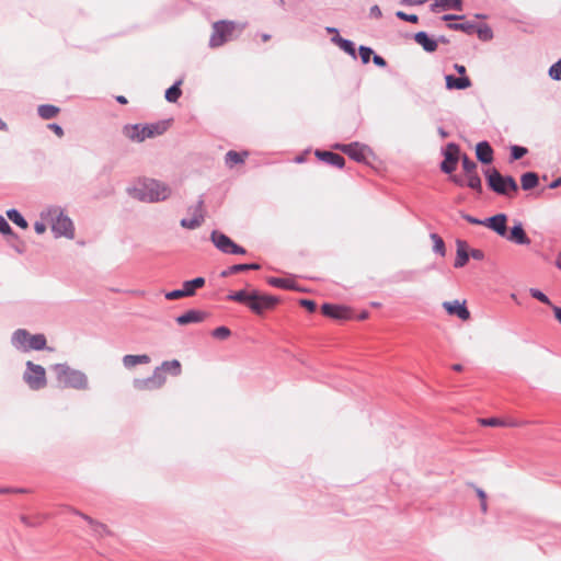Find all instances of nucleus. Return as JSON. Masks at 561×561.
Instances as JSON below:
<instances>
[{"mask_svg":"<svg viewBox=\"0 0 561 561\" xmlns=\"http://www.w3.org/2000/svg\"><path fill=\"white\" fill-rule=\"evenodd\" d=\"M131 197L146 203L165 201L171 196V187L154 179H141L128 188Z\"/></svg>","mask_w":561,"mask_h":561,"instance_id":"obj_1","label":"nucleus"},{"mask_svg":"<svg viewBox=\"0 0 561 561\" xmlns=\"http://www.w3.org/2000/svg\"><path fill=\"white\" fill-rule=\"evenodd\" d=\"M39 216L50 225L56 238L65 237L70 240L75 238L73 222L60 207H47L41 211Z\"/></svg>","mask_w":561,"mask_h":561,"instance_id":"obj_2","label":"nucleus"},{"mask_svg":"<svg viewBox=\"0 0 561 561\" xmlns=\"http://www.w3.org/2000/svg\"><path fill=\"white\" fill-rule=\"evenodd\" d=\"M244 27L245 24H240L234 21L222 20L215 22L213 24V33L209 38V46L211 48L222 46L227 42L237 38Z\"/></svg>","mask_w":561,"mask_h":561,"instance_id":"obj_3","label":"nucleus"},{"mask_svg":"<svg viewBox=\"0 0 561 561\" xmlns=\"http://www.w3.org/2000/svg\"><path fill=\"white\" fill-rule=\"evenodd\" d=\"M51 368L56 374L58 382L64 387L79 390L88 388V377L83 371L73 369L67 364H56Z\"/></svg>","mask_w":561,"mask_h":561,"instance_id":"obj_4","label":"nucleus"},{"mask_svg":"<svg viewBox=\"0 0 561 561\" xmlns=\"http://www.w3.org/2000/svg\"><path fill=\"white\" fill-rule=\"evenodd\" d=\"M164 131L165 126L161 123L150 125H126L123 128L124 136L134 142H142L148 138L160 136Z\"/></svg>","mask_w":561,"mask_h":561,"instance_id":"obj_5","label":"nucleus"},{"mask_svg":"<svg viewBox=\"0 0 561 561\" xmlns=\"http://www.w3.org/2000/svg\"><path fill=\"white\" fill-rule=\"evenodd\" d=\"M12 344L24 352L30 350L41 351L46 347L44 334H30L24 329L16 330L12 335Z\"/></svg>","mask_w":561,"mask_h":561,"instance_id":"obj_6","label":"nucleus"},{"mask_svg":"<svg viewBox=\"0 0 561 561\" xmlns=\"http://www.w3.org/2000/svg\"><path fill=\"white\" fill-rule=\"evenodd\" d=\"M488 184L495 193L510 195V192L518 190L516 181L512 176H503L496 169L486 172Z\"/></svg>","mask_w":561,"mask_h":561,"instance_id":"obj_7","label":"nucleus"},{"mask_svg":"<svg viewBox=\"0 0 561 561\" xmlns=\"http://www.w3.org/2000/svg\"><path fill=\"white\" fill-rule=\"evenodd\" d=\"M24 380L33 390L44 388L46 386V373L44 367L28 360L24 373Z\"/></svg>","mask_w":561,"mask_h":561,"instance_id":"obj_8","label":"nucleus"},{"mask_svg":"<svg viewBox=\"0 0 561 561\" xmlns=\"http://www.w3.org/2000/svg\"><path fill=\"white\" fill-rule=\"evenodd\" d=\"M191 218H183L181 220V226L186 229H196L204 222L205 219V208L204 201L199 198L195 205H192L187 208Z\"/></svg>","mask_w":561,"mask_h":561,"instance_id":"obj_9","label":"nucleus"},{"mask_svg":"<svg viewBox=\"0 0 561 561\" xmlns=\"http://www.w3.org/2000/svg\"><path fill=\"white\" fill-rule=\"evenodd\" d=\"M277 299L270 295H262L257 290H252V296L248 307L255 313L261 314L265 310L272 309Z\"/></svg>","mask_w":561,"mask_h":561,"instance_id":"obj_10","label":"nucleus"},{"mask_svg":"<svg viewBox=\"0 0 561 561\" xmlns=\"http://www.w3.org/2000/svg\"><path fill=\"white\" fill-rule=\"evenodd\" d=\"M335 148L340 149L342 152L346 153L347 156H350V158L357 162L366 161L367 157L370 154L369 148L358 142H353L348 145H336Z\"/></svg>","mask_w":561,"mask_h":561,"instance_id":"obj_11","label":"nucleus"},{"mask_svg":"<svg viewBox=\"0 0 561 561\" xmlns=\"http://www.w3.org/2000/svg\"><path fill=\"white\" fill-rule=\"evenodd\" d=\"M165 382V376L159 370H153L152 376L142 379H135L134 387L137 390H154L161 388Z\"/></svg>","mask_w":561,"mask_h":561,"instance_id":"obj_12","label":"nucleus"},{"mask_svg":"<svg viewBox=\"0 0 561 561\" xmlns=\"http://www.w3.org/2000/svg\"><path fill=\"white\" fill-rule=\"evenodd\" d=\"M459 160V148L455 144H449L445 151V160L440 164L443 172L450 174L455 171Z\"/></svg>","mask_w":561,"mask_h":561,"instance_id":"obj_13","label":"nucleus"},{"mask_svg":"<svg viewBox=\"0 0 561 561\" xmlns=\"http://www.w3.org/2000/svg\"><path fill=\"white\" fill-rule=\"evenodd\" d=\"M483 226L493 230L501 237L507 233V216L505 214H497L483 220Z\"/></svg>","mask_w":561,"mask_h":561,"instance_id":"obj_14","label":"nucleus"},{"mask_svg":"<svg viewBox=\"0 0 561 561\" xmlns=\"http://www.w3.org/2000/svg\"><path fill=\"white\" fill-rule=\"evenodd\" d=\"M443 308L453 316H457L459 319L467 321L470 318V312L466 307V302L459 300L445 301Z\"/></svg>","mask_w":561,"mask_h":561,"instance_id":"obj_15","label":"nucleus"},{"mask_svg":"<svg viewBox=\"0 0 561 561\" xmlns=\"http://www.w3.org/2000/svg\"><path fill=\"white\" fill-rule=\"evenodd\" d=\"M508 241L514 242L519 245H528L530 244V239L526 234L522 222L517 221L512 228L510 233L505 236Z\"/></svg>","mask_w":561,"mask_h":561,"instance_id":"obj_16","label":"nucleus"},{"mask_svg":"<svg viewBox=\"0 0 561 561\" xmlns=\"http://www.w3.org/2000/svg\"><path fill=\"white\" fill-rule=\"evenodd\" d=\"M321 310L324 316L333 319L342 320L350 318V310L342 306L324 304L322 305Z\"/></svg>","mask_w":561,"mask_h":561,"instance_id":"obj_17","label":"nucleus"},{"mask_svg":"<svg viewBox=\"0 0 561 561\" xmlns=\"http://www.w3.org/2000/svg\"><path fill=\"white\" fill-rule=\"evenodd\" d=\"M457 251H456V260L454 266L456 268L463 267L469 260V248L468 243L463 240H457L456 242Z\"/></svg>","mask_w":561,"mask_h":561,"instance_id":"obj_18","label":"nucleus"},{"mask_svg":"<svg viewBox=\"0 0 561 561\" xmlns=\"http://www.w3.org/2000/svg\"><path fill=\"white\" fill-rule=\"evenodd\" d=\"M205 319V313L198 310H188L187 312L176 317L175 321L180 325L190 323L202 322Z\"/></svg>","mask_w":561,"mask_h":561,"instance_id":"obj_19","label":"nucleus"},{"mask_svg":"<svg viewBox=\"0 0 561 561\" xmlns=\"http://www.w3.org/2000/svg\"><path fill=\"white\" fill-rule=\"evenodd\" d=\"M476 154L480 162L482 163H491L493 160V150L489 142L481 141L476 147Z\"/></svg>","mask_w":561,"mask_h":561,"instance_id":"obj_20","label":"nucleus"},{"mask_svg":"<svg viewBox=\"0 0 561 561\" xmlns=\"http://www.w3.org/2000/svg\"><path fill=\"white\" fill-rule=\"evenodd\" d=\"M210 239L213 243L216 245L217 249H219L224 253H228L229 249L231 248L233 241L228 238L226 234L220 233L218 231H213Z\"/></svg>","mask_w":561,"mask_h":561,"instance_id":"obj_21","label":"nucleus"},{"mask_svg":"<svg viewBox=\"0 0 561 561\" xmlns=\"http://www.w3.org/2000/svg\"><path fill=\"white\" fill-rule=\"evenodd\" d=\"M415 42L423 47L424 50L428 53H433L437 49V42L425 32H419L414 35Z\"/></svg>","mask_w":561,"mask_h":561,"instance_id":"obj_22","label":"nucleus"},{"mask_svg":"<svg viewBox=\"0 0 561 561\" xmlns=\"http://www.w3.org/2000/svg\"><path fill=\"white\" fill-rule=\"evenodd\" d=\"M317 157H319L322 161H325L329 164H332L337 168H343L345 160L342 156L337 153H333L330 151H317Z\"/></svg>","mask_w":561,"mask_h":561,"instance_id":"obj_23","label":"nucleus"},{"mask_svg":"<svg viewBox=\"0 0 561 561\" xmlns=\"http://www.w3.org/2000/svg\"><path fill=\"white\" fill-rule=\"evenodd\" d=\"M446 87L447 89H458L463 90L471 85V81L467 77L455 78L451 75L446 76Z\"/></svg>","mask_w":561,"mask_h":561,"instance_id":"obj_24","label":"nucleus"},{"mask_svg":"<svg viewBox=\"0 0 561 561\" xmlns=\"http://www.w3.org/2000/svg\"><path fill=\"white\" fill-rule=\"evenodd\" d=\"M154 370H159L164 375V373H169L173 376H179L182 371L181 363L178 359L165 360Z\"/></svg>","mask_w":561,"mask_h":561,"instance_id":"obj_25","label":"nucleus"},{"mask_svg":"<svg viewBox=\"0 0 561 561\" xmlns=\"http://www.w3.org/2000/svg\"><path fill=\"white\" fill-rule=\"evenodd\" d=\"M150 363V357L148 355H125L123 357V365L126 368H133L136 365L148 364Z\"/></svg>","mask_w":561,"mask_h":561,"instance_id":"obj_26","label":"nucleus"},{"mask_svg":"<svg viewBox=\"0 0 561 561\" xmlns=\"http://www.w3.org/2000/svg\"><path fill=\"white\" fill-rule=\"evenodd\" d=\"M538 175L534 172H526L522 175V187L525 191L531 190L538 185Z\"/></svg>","mask_w":561,"mask_h":561,"instance_id":"obj_27","label":"nucleus"},{"mask_svg":"<svg viewBox=\"0 0 561 561\" xmlns=\"http://www.w3.org/2000/svg\"><path fill=\"white\" fill-rule=\"evenodd\" d=\"M193 295H194L193 290L184 282L182 289H175V290L167 293L165 294V298L169 299V300H174V299H180V298H183V297H191Z\"/></svg>","mask_w":561,"mask_h":561,"instance_id":"obj_28","label":"nucleus"},{"mask_svg":"<svg viewBox=\"0 0 561 561\" xmlns=\"http://www.w3.org/2000/svg\"><path fill=\"white\" fill-rule=\"evenodd\" d=\"M248 156L247 152H237V151H229L226 154V164L229 168H233L236 164L242 163L244 161V158Z\"/></svg>","mask_w":561,"mask_h":561,"instance_id":"obj_29","label":"nucleus"},{"mask_svg":"<svg viewBox=\"0 0 561 561\" xmlns=\"http://www.w3.org/2000/svg\"><path fill=\"white\" fill-rule=\"evenodd\" d=\"M7 216L12 222L21 227L22 229H26L28 227L27 221L16 209H9L7 211Z\"/></svg>","mask_w":561,"mask_h":561,"instance_id":"obj_30","label":"nucleus"},{"mask_svg":"<svg viewBox=\"0 0 561 561\" xmlns=\"http://www.w3.org/2000/svg\"><path fill=\"white\" fill-rule=\"evenodd\" d=\"M58 112H59L58 107H56L54 105H49V104L41 105L38 107V114L44 119L54 118L58 114Z\"/></svg>","mask_w":561,"mask_h":561,"instance_id":"obj_31","label":"nucleus"},{"mask_svg":"<svg viewBox=\"0 0 561 561\" xmlns=\"http://www.w3.org/2000/svg\"><path fill=\"white\" fill-rule=\"evenodd\" d=\"M260 268V265L256 264V263H252V264H237V265H232L231 267H229L228 271H225L222 272V276H228L230 274H233V273H238V272H243V271H248V270H259Z\"/></svg>","mask_w":561,"mask_h":561,"instance_id":"obj_32","label":"nucleus"},{"mask_svg":"<svg viewBox=\"0 0 561 561\" xmlns=\"http://www.w3.org/2000/svg\"><path fill=\"white\" fill-rule=\"evenodd\" d=\"M251 296H252V291L239 290L233 294H230L228 296V298L231 300L238 301V302L245 304L248 306L249 301L251 299Z\"/></svg>","mask_w":561,"mask_h":561,"instance_id":"obj_33","label":"nucleus"},{"mask_svg":"<svg viewBox=\"0 0 561 561\" xmlns=\"http://www.w3.org/2000/svg\"><path fill=\"white\" fill-rule=\"evenodd\" d=\"M182 83V81H178L175 84H173L171 88H169L167 91H165V99L169 101V102H176L178 99L181 96V89H180V84Z\"/></svg>","mask_w":561,"mask_h":561,"instance_id":"obj_34","label":"nucleus"},{"mask_svg":"<svg viewBox=\"0 0 561 561\" xmlns=\"http://www.w3.org/2000/svg\"><path fill=\"white\" fill-rule=\"evenodd\" d=\"M431 239L434 242L433 251L436 252L437 254L444 256L446 254V249H445V243H444L443 239L436 233H432Z\"/></svg>","mask_w":561,"mask_h":561,"instance_id":"obj_35","label":"nucleus"},{"mask_svg":"<svg viewBox=\"0 0 561 561\" xmlns=\"http://www.w3.org/2000/svg\"><path fill=\"white\" fill-rule=\"evenodd\" d=\"M467 185L472 188V190H476L478 192H481V188H482V185H481V179L480 176L478 175V173H470V174H467Z\"/></svg>","mask_w":561,"mask_h":561,"instance_id":"obj_36","label":"nucleus"},{"mask_svg":"<svg viewBox=\"0 0 561 561\" xmlns=\"http://www.w3.org/2000/svg\"><path fill=\"white\" fill-rule=\"evenodd\" d=\"M461 163L462 168L466 172V174L476 173L477 171V163L469 159L468 156L463 154L461 157Z\"/></svg>","mask_w":561,"mask_h":561,"instance_id":"obj_37","label":"nucleus"},{"mask_svg":"<svg viewBox=\"0 0 561 561\" xmlns=\"http://www.w3.org/2000/svg\"><path fill=\"white\" fill-rule=\"evenodd\" d=\"M448 27L455 31H463L466 33H472L474 30V25L471 23H450Z\"/></svg>","mask_w":561,"mask_h":561,"instance_id":"obj_38","label":"nucleus"},{"mask_svg":"<svg viewBox=\"0 0 561 561\" xmlns=\"http://www.w3.org/2000/svg\"><path fill=\"white\" fill-rule=\"evenodd\" d=\"M529 294L531 295L533 298L548 305V306H552L550 299L548 298L547 295H545L542 291H540L539 289H536V288H530L529 290Z\"/></svg>","mask_w":561,"mask_h":561,"instance_id":"obj_39","label":"nucleus"},{"mask_svg":"<svg viewBox=\"0 0 561 561\" xmlns=\"http://www.w3.org/2000/svg\"><path fill=\"white\" fill-rule=\"evenodd\" d=\"M339 44L344 51L352 55L354 58L356 57L353 42L344 38H339Z\"/></svg>","mask_w":561,"mask_h":561,"instance_id":"obj_40","label":"nucleus"},{"mask_svg":"<svg viewBox=\"0 0 561 561\" xmlns=\"http://www.w3.org/2000/svg\"><path fill=\"white\" fill-rule=\"evenodd\" d=\"M268 284L279 288H291V282L285 278L271 277Z\"/></svg>","mask_w":561,"mask_h":561,"instance_id":"obj_41","label":"nucleus"},{"mask_svg":"<svg viewBox=\"0 0 561 561\" xmlns=\"http://www.w3.org/2000/svg\"><path fill=\"white\" fill-rule=\"evenodd\" d=\"M549 76L553 80H561V58L549 68Z\"/></svg>","mask_w":561,"mask_h":561,"instance_id":"obj_42","label":"nucleus"},{"mask_svg":"<svg viewBox=\"0 0 561 561\" xmlns=\"http://www.w3.org/2000/svg\"><path fill=\"white\" fill-rule=\"evenodd\" d=\"M231 334L230 330L227 327H219L215 329L211 335L215 339L225 340Z\"/></svg>","mask_w":561,"mask_h":561,"instance_id":"obj_43","label":"nucleus"},{"mask_svg":"<svg viewBox=\"0 0 561 561\" xmlns=\"http://www.w3.org/2000/svg\"><path fill=\"white\" fill-rule=\"evenodd\" d=\"M359 55L362 58L363 64H368L370 60V57L373 55V49L366 46H359Z\"/></svg>","mask_w":561,"mask_h":561,"instance_id":"obj_44","label":"nucleus"},{"mask_svg":"<svg viewBox=\"0 0 561 561\" xmlns=\"http://www.w3.org/2000/svg\"><path fill=\"white\" fill-rule=\"evenodd\" d=\"M76 514L80 515L84 520H87L89 523V525H91V527H93V529L95 531H100L101 529L103 530L104 529V525L98 523L96 520L92 519L90 516L88 515H84L82 513H79V512H76Z\"/></svg>","mask_w":561,"mask_h":561,"instance_id":"obj_45","label":"nucleus"},{"mask_svg":"<svg viewBox=\"0 0 561 561\" xmlns=\"http://www.w3.org/2000/svg\"><path fill=\"white\" fill-rule=\"evenodd\" d=\"M511 152L513 160H518L522 159L527 153V149L519 146H513L511 148Z\"/></svg>","mask_w":561,"mask_h":561,"instance_id":"obj_46","label":"nucleus"},{"mask_svg":"<svg viewBox=\"0 0 561 561\" xmlns=\"http://www.w3.org/2000/svg\"><path fill=\"white\" fill-rule=\"evenodd\" d=\"M185 283L193 290V294H195L197 288H201L205 285V279L203 277H196L192 280H186Z\"/></svg>","mask_w":561,"mask_h":561,"instance_id":"obj_47","label":"nucleus"},{"mask_svg":"<svg viewBox=\"0 0 561 561\" xmlns=\"http://www.w3.org/2000/svg\"><path fill=\"white\" fill-rule=\"evenodd\" d=\"M480 423L484 426H503V425H505V423L502 420L495 419V417L482 419V420H480Z\"/></svg>","mask_w":561,"mask_h":561,"instance_id":"obj_48","label":"nucleus"},{"mask_svg":"<svg viewBox=\"0 0 561 561\" xmlns=\"http://www.w3.org/2000/svg\"><path fill=\"white\" fill-rule=\"evenodd\" d=\"M396 15L400 19V20H403V21H408V22H411V23H416L419 21V18L417 15L415 14H408L403 11H398L396 13Z\"/></svg>","mask_w":561,"mask_h":561,"instance_id":"obj_49","label":"nucleus"},{"mask_svg":"<svg viewBox=\"0 0 561 561\" xmlns=\"http://www.w3.org/2000/svg\"><path fill=\"white\" fill-rule=\"evenodd\" d=\"M0 232L2 234H12V229L7 219L0 215Z\"/></svg>","mask_w":561,"mask_h":561,"instance_id":"obj_50","label":"nucleus"},{"mask_svg":"<svg viewBox=\"0 0 561 561\" xmlns=\"http://www.w3.org/2000/svg\"><path fill=\"white\" fill-rule=\"evenodd\" d=\"M437 8L450 9V0H435L432 4V11H436Z\"/></svg>","mask_w":561,"mask_h":561,"instance_id":"obj_51","label":"nucleus"},{"mask_svg":"<svg viewBox=\"0 0 561 561\" xmlns=\"http://www.w3.org/2000/svg\"><path fill=\"white\" fill-rule=\"evenodd\" d=\"M481 39L488 41L492 38V31L489 27H483L478 31Z\"/></svg>","mask_w":561,"mask_h":561,"instance_id":"obj_52","label":"nucleus"},{"mask_svg":"<svg viewBox=\"0 0 561 561\" xmlns=\"http://www.w3.org/2000/svg\"><path fill=\"white\" fill-rule=\"evenodd\" d=\"M300 305H301L302 307H305V308H306L308 311H310V312H313V311L316 310V308H317L316 302H314V301H312V300H308V299H302V300L300 301Z\"/></svg>","mask_w":561,"mask_h":561,"instance_id":"obj_53","label":"nucleus"},{"mask_svg":"<svg viewBox=\"0 0 561 561\" xmlns=\"http://www.w3.org/2000/svg\"><path fill=\"white\" fill-rule=\"evenodd\" d=\"M469 256L474 260L481 261L484 259V253L479 249H472L469 251Z\"/></svg>","mask_w":561,"mask_h":561,"instance_id":"obj_54","label":"nucleus"},{"mask_svg":"<svg viewBox=\"0 0 561 561\" xmlns=\"http://www.w3.org/2000/svg\"><path fill=\"white\" fill-rule=\"evenodd\" d=\"M46 221L41 219L34 224V229L38 234H42L46 231Z\"/></svg>","mask_w":561,"mask_h":561,"instance_id":"obj_55","label":"nucleus"},{"mask_svg":"<svg viewBox=\"0 0 561 561\" xmlns=\"http://www.w3.org/2000/svg\"><path fill=\"white\" fill-rule=\"evenodd\" d=\"M462 218L466 219L468 222L472 224V225H480V226H483V220L481 219H478V218H474L470 215H467V214H463L462 215Z\"/></svg>","mask_w":561,"mask_h":561,"instance_id":"obj_56","label":"nucleus"},{"mask_svg":"<svg viewBox=\"0 0 561 561\" xmlns=\"http://www.w3.org/2000/svg\"><path fill=\"white\" fill-rule=\"evenodd\" d=\"M228 253L244 254L245 250L233 242Z\"/></svg>","mask_w":561,"mask_h":561,"instance_id":"obj_57","label":"nucleus"},{"mask_svg":"<svg viewBox=\"0 0 561 561\" xmlns=\"http://www.w3.org/2000/svg\"><path fill=\"white\" fill-rule=\"evenodd\" d=\"M48 127L58 136V137H62L64 136V130L61 128V126L57 125V124H49Z\"/></svg>","mask_w":561,"mask_h":561,"instance_id":"obj_58","label":"nucleus"},{"mask_svg":"<svg viewBox=\"0 0 561 561\" xmlns=\"http://www.w3.org/2000/svg\"><path fill=\"white\" fill-rule=\"evenodd\" d=\"M373 61L378 67H386V65H387L386 60L381 56H378V55L374 56Z\"/></svg>","mask_w":561,"mask_h":561,"instance_id":"obj_59","label":"nucleus"},{"mask_svg":"<svg viewBox=\"0 0 561 561\" xmlns=\"http://www.w3.org/2000/svg\"><path fill=\"white\" fill-rule=\"evenodd\" d=\"M370 15L377 19L381 16V10L379 9L378 5H374L370 8Z\"/></svg>","mask_w":561,"mask_h":561,"instance_id":"obj_60","label":"nucleus"},{"mask_svg":"<svg viewBox=\"0 0 561 561\" xmlns=\"http://www.w3.org/2000/svg\"><path fill=\"white\" fill-rule=\"evenodd\" d=\"M450 9L461 10L462 1L461 0H450Z\"/></svg>","mask_w":561,"mask_h":561,"instance_id":"obj_61","label":"nucleus"},{"mask_svg":"<svg viewBox=\"0 0 561 561\" xmlns=\"http://www.w3.org/2000/svg\"><path fill=\"white\" fill-rule=\"evenodd\" d=\"M551 308L553 310L556 319L561 323V308L553 305L551 306Z\"/></svg>","mask_w":561,"mask_h":561,"instance_id":"obj_62","label":"nucleus"},{"mask_svg":"<svg viewBox=\"0 0 561 561\" xmlns=\"http://www.w3.org/2000/svg\"><path fill=\"white\" fill-rule=\"evenodd\" d=\"M474 490H476V493H477L478 497L480 499V501L486 500V494L482 489L474 486Z\"/></svg>","mask_w":561,"mask_h":561,"instance_id":"obj_63","label":"nucleus"},{"mask_svg":"<svg viewBox=\"0 0 561 561\" xmlns=\"http://www.w3.org/2000/svg\"><path fill=\"white\" fill-rule=\"evenodd\" d=\"M559 186H561V176L558 178L557 180H554L553 182H551L549 185L550 188H557Z\"/></svg>","mask_w":561,"mask_h":561,"instance_id":"obj_64","label":"nucleus"}]
</instances>
